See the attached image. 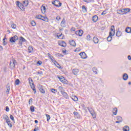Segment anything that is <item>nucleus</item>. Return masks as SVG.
Returning <instances> with one entry per match:
<instances>
[{
    "label": "nucleus",
    "instance_id": "obj_1",
    "mask_svg": "<svg viewBox=\"0 0 131 131\" xmlns=\"http://www.w3.org/2000/svg\"><path fill=\"white\" fill-rule=\"evenodd\" d=\"M52 5H54L55 7H57V8H59V7L62 6V3H61L59 0L52 1Z\"/></svg>",
    "mask_w": 131,
    "mask_h": 131
},
{
    "label": "nucleus",
    "instance_id": "obj_2",
    "mask_svg": "<svg viewBox=\"0 0 131 131\" xmlns=\"http://www.w3.org/2000/svg\"><path fill=\"white\" fill-rule=\"evenodd\" d=\"M25 41H26V39H25L24 37L21 36L20 37L18 40V45H19V47H22V45H23V42H25Z\"/></svg>",
    "mask_w": 131,
    "mask_h": 131
},
{
    "label": "nucleus",
    "instance_id": "obj_3",
    "mask_svg": "<svg viewBox=\"0 0 131 131\" xmlns=\"http://www.w3.org/2000/svg\"><path fill=\"white\" fill-rule=\"evenodd\" d=\"M18 38L17 35H14L13 37H11L9 38V41H10L12 43L14 42H16V40H18Z\"/></svg>",
    "mask_w": 131,
    "mask_h": 131
},
{
    "label": "nucleus",
    "instance_id": "obj_4",
    "mask_svg": "<svg viewBox=\"0 0 131 131\" xmlns=\"http://www.w3.org/2000/svg\"><path fill=\"white\" fill-rule=\"evenodd\" d=\"M17 64V61L15 59H12V61H10V66L11 69H14L15 68V66Z\"/></svg>",
    "mask_w": 131,
    "mask_h": 131
},
{
    "label": "nucleus",
    "instance_id": "obj_5",
    "mask_svg": "<svg viewBox=\"0 0 131 131\" xmlns=\"http://www.w3.org/2000/svg\"><path fill=\"white\" fill-rule=\"evenodd\" d=\"M114 35H115V31L113 32V34H112V32H110L109 35L107 37V41H111V40H112V36H114Z\"/></svg>",
    "mask_w": 131,
    "mask_h": 131
},
{
    "label": "nucleus",
    "instance_id": "obj_6",
    "mask_svg": "<svg viewBox=\"0 0 131 131\" xmlns=\"http://www.w3.org/2000/svg\"><path fill=\"white\" fill-rule=\"evenodd\" d=\"M75 34L76 35H78L79 36H82V34H83V31L82 30H79L75 32Z\"/></svg>",
    "mask_w": 131,
    "mask_h": 131
},
{
    "label": "nucleus",
    "instance_id": "obj_7",
    "mask_svg": "<svg viewBox=\"0 0 131 131\" xmlns=\"http://www.w3.org/2000/svg\"><path fill=\"white\" fill-rule=\"evenodd\" d=\"M38 90L40 91V93L42 94H45L46 91H45V89H43V87L41 85H39L38 86Z\"/></svg>",
    "mask_w": 131,
    "mask_h": 131
},
{
    "label": "nucleus",
    "instance_id": "obj_8",
    "mask_svg": "<svg viewBox=\"0 0 131 131\" xmlns=\"http://www.w3.org/2000/svg\"><path fill=\"white\" fill-rule=\"evenodd\" d=\"M80 56L82 59H86L88 58V55L85 52H81L79 53Z\"/></svg>",
    "mask_w": 131,
    "mask_h": 131
},
{
    "label": "nucleus",
    "instance_id": "obj_9",
    "mask_svg": "<svg viewBox=\"0 0 131 131\" xmlns=\"http://www.w3.org/2000/svg\"><path fill=\"white\" fill-rule=\"evenodd\" d=\"M117 13L120 15H124L125 12L124 9H119L117 11Z\"/></svg>",
    "mask_w": 131,
    "mask_h": 131
},
{
    "label": "nucleus",
    "instance_id": "obj_10",
    "mask_svg": "<svg viewBox=\"0 0 131 131\" xmlns=\"http://www.w3.org/2000/svg\"><path fill=\"white\" fill-rule=\"evenodd\" d=\"M60 25L61 27H66V20L65 18H63L61 22Z\"/></svg>",
    "mask_w": 131,
    "mask_h": 131
},
{
    "label": "nucleus",
    "instance_id": "obj_11",
    "mask_svg": "<svg viewBox=\"0 0 131 131\" xmlns=\"http://www.w3.org/2000/svg\"><path fill=\"white\" fill-rule=\"evenodd\" d=\"M53 63H54L55 66H56V67H57V68H59V69H63V68L62 67H61L60 64H59V63H58V62H57V61L55 60V61H54Z\"/></svg>",
    "mask_w": 131,
    "mask_h": 131
},
{
    "label": "nucleus",
    "instance_id": "obj_12",
    "mask_svg": "<svg viewBox=\"0 0 131 131\" xmlns=\"http://www.w3.org/2000/svg\"><path fill=\"white\" fill-rule=\"evenodd\" d=\"M72 72L74 75H77L78 72H79V70L78 69H74L73 70Z\"/></svg>",
    "mask_w": 131,
    "mask_h": 131
},
{
    "label": "nucleus",
    "instance_id": "obj_13",
    "mask_svg": "<svg viewBox=\"0 0 131 131\" xmlns=\"http://www.w3.org/2000/svg\"><path fill=\"white\" fill-rule=\"evenodd\" d=\"M98 18L99 17L97 16V15H95L93 16V17H92V21H93V22L96 23V22H97V21H98Z\"/></svg>",
    "mask_w": 131,
    "mask_h": 131
},
{
    "label": "nucleus",
    "instance_id": "obj_14",
    "mask_svg": "<svg viewBox=\"0 0 131 131\" xmlns=\"http://www.w3.org/2000/svg\"><path fill=\"white\" fill-rule=\"evenodd\" d=\"M48 57L50 58V59L51 60V61L54 63V62H56V60L54 59V57L51 55V54L48 53Z\"/></svg>",
    "mask_w": 131,
    "mask_h": 131
},
{
    "label": "nucleus",
    "instance_id": "obj_15",
    "mask_svg": "<svg viewBox=\"0 0 131 131\" xmlns=\"http://www.w3.org/2000/svg\"><path fill=\"white\" fill-rule=\"evenodd\" d=\"M31 86V89L33 90L34 94H36V89H35V86L34 85V84L30 85Z\"/></svg>",
    "mask_w": 131,
    "mask_h": 131
},
{
    "label": "nucleus",
    "instance_id": "obj_16",
    "mask_svg": "<svg viewBox=\"0 0 131 131\" xmlns=\"http://www.w3.org/2000/svg\"><path fill=\"white\" fill-rule=\"evenodd\" d=\"M69 42L71 46H72L73 47H76V43L75 42V41H74V40H70Z\"/></svg>",
    "mask_w": 131,
    "mask_h": 131
},
{
    "label": "nucleus",
    "instance_id": "obj_17",
    "mask_svg": "<svg viewBox=\"0 0 131 131\" xmlns=\"http://www.w3.org/2000/svg\"><path fill=\"white\" fill-rule=\"evenodd\" d=\"M41 17H42V15H41L40 14L37 15L35 16V18L36 19H39V20H42V21H46V19H43L41 18Z\"/></svg>",
    "mask_w": 131,
    "mask_h": 131
},
{
    "label": "nucleus",
    "instance_id": "obj_18",
    "mask_svg": "<svg viewBox=\"0 0 131 131\" xmlns=\"http://www.w3.org/2000/svg\"><path fill=\"white\" fill-rule=\"evenodd\" d=\"M73 114L76 117H77V118H78V119H79V118H80V115H79L78 112H74Z\"/></svg>",
    "mask_w": 131,
    "mask_h": 131
},
{
    "label": "nucleus",
    "instance_id": "obj_19",
    "mask_svg": "<svg viewBox=\"0 0 131 131\" xmlns=\"http://www.w3.org/2000/svg\"><path fill=\"white\" fill-rule=\"evenodd\" d=\"M23 5L24 7H27V6H28V5H29V2L25 0L23 2Z\"/></svg>",
    "mask_w": 131,
    "mask_h": 131
},
{
    "label": "nucleus",
    "instance_id": "obj_20",
    "mask_svg": "<svg viewBox=\"0 0 131 131\" xmlns=\"http://www.w3.org/2000/svg\"><path fill=\"white\" fill-rule=\"evenodd\" d=\"M128 78V75L126 73H124L123 75V80H127V79Z\"/></svg>",
    "mask_w": 131,
    "mask_h": 131
},
{
    "label": "nucleus",
    "instance_id": "obj_21",
    "mask_svg": "<svg viewBox=\"0 0 131 131\" xmlns=\"http://www.w3.org/2000/svg\"><path fill=\"white\" fill-rule=\"evenodd\" d=\"M61 95H62L63 97H64V98H65V99H68L69 96H68V94H67V93L63 92L61 93Z\"/></svg>",
    "mask_w": 131,
    "mask_h": 131
},
{
    "label": "nucleus",
    "instance_id": "obj_22",
    "mask_svg": "<svg viewBox=\"0 0 131 131\" xmlns=\"http://www.w3.org/2000/svg\"><path fill=\"white\" fill-rule=\"evenodd\" d=\"M93 41L94 43H99V39L97 37H94Z\"/></svg>",
    "mask_w": 131,
    "mask_h": 131
},
{
    "label": "nucleus",
    "instance_id": "obj_23",
    "mask_svg": "<svg viewBox=\"0 0 131 131\" xmlns=\"http://www.w3.org/2000/svg\"><path fill=\"white\" fill-rule=\"evenodd\" d=\"M59 45V46H60L61 47H63V48H65V47H66L67 46L66 42L65 41L60 42Z\"/></svg>",
    "mask_w": 131,
    "mask_h": 131
},
{
    "label": "nucleus",
    "instance_id": "obj_24",
    "mask_svg": "<svg viewBox=\"0 0 131 131\" xmlns=\"http://www.w3.org/2000/svg\"><path fill=\"white\" fill-rule=\"evenodd\" d=\"M125 32H126L127 33H130L131 28L129 27H127L125 29Z\"/></svg>",
    "mask_w": 131,
    "mask_h": 131
},
{
    "label": "nucleus",
    "instance_id": "obj_25",
    "mask_svg": "<svg viewBox=\"0 0 131 131\" xmlns=\"http://www.w3.org/2000/svg\"><path fill=\"white\" fill-rule=\"evenodd\" d=\"M122 35V33L119 31V30L116 32V36H118V37H119L121 35Z\"/></svg>",
    "mask_w": 131,
    "mask_h": 131
},
{
    "label": "nucleus",
    "instance_id": "obj_26",
    "mask_svg": "<svg viewBox=\"0 0 131 131\" xmlns=\"http://www.w3.org/2000/svg\"><path fill=\"white\" fill-rule=\"evenodd\" d=\"M11 25L12 28H13V29H16V28H17V25H16V24L13 23V21L11 23Z\"/></svg>",
    "mask_w": 131,
    "mask_h": 131
},
{
    "label": "nucleus",
    "instance_id": "obj_27",
    "mask_svg": "<svg viewBox=\"0 0 131 131\" xmlns=\"http://www.w3.org/2000/svg\"><path fill=\"white\" fill-rule=\"evenodd\" d=\"M72 100L75 102H77L78 101V98L76 96H74L72 97Z\"/></svg>",
    "mask_w": 131,
    "mask_h": 131
},
{
    "label": "nucleus",
    "instance_id": "obj_28",
    "mask_svg": "<svg viewBox=\"0 0 131 131\" xmlns=\"http://www.w3.org/2000/svg\"><path fill=\"white\" fill-rule=\"evenodd\" d=\"M117 111H118L117 108L115 107L113 108V113L114 115H116L117 114Z\"/></svg>",
    "mask_w": 131,
    "mask_h": 131
},
{
    "label": "nucleus",
    "instance_id": "obj_29",
    "mask_svg": "<svg viewBox=\"0 0 131 131\" xmlns=\"http://www.w3.org/2000/svg\"><path fill=\"white\" fill-rule=\"evenodd\" d=\"M16 6L18 7V8H20V7H22L23 6V4L20 3L19 1L16 2Z\"/></svg>",
    "mask_w": 131,
    "mask_h": 131
},
{
    "label": "nucleus",
    "instance_id": "obj_30",
    "mask_svg": "<svg viewBox=\"0 0 131 131\" xmlns=\"http://www.w3.org/2000/svg\"><path fill=\"white\" fill-rule=\"evenodd\" d=\"M123 131H129V127L128 126H125L123 128Z\"/></svg>",
    "mask_w": 131,
    "mask_h": 131
},
{
    "label": "nucleus",
    "instance_id": "obj_31",
    "mask_svg": "<svg viewBox=\"0 0 131 131\" xmlns=\"http://www.w3.org/2000/svg\"><path fill=\"white\" fill-rule=\"evenodd\" d=\"M28 80L30 83V85L31 84H34V83H33V80L31 78V77H29L28 78Z\"/></svg>",
    "mask_w": 131,
    "mask_h": 131
},
{
    "label": "nucleus",
    "instance_id": "obj_32",
    "mask_svg": "<svg viewBox=\"0 0 131 131\" xmlns=\"http://www.w3.org/2000/svg\"><path fill=\"white\" fill-rule=\"evenodd\" d=\"M42 7L43 9V11H42V9H41V12H42V14H45V13H46V10L47 9L46 8V6H43V5H42Z\"/></svg>",
    "mask_w": 131,
    "mask_h": 131
},
{
    "label": "nucleus",
    "instance_id": "obj_33",
    "mask_svg": "<svg viewBox=\"0 0 131 131\" xmlns=\"http://www.w3.org/2000/svg\"><path fill=\"white\" fill-rule=\"evenodd\" d=\"M10 86L9 85V84L7 85V90H6V94H10Z\"/></svg>",
    "mask_w": 131,
    "mask_h": 131
},
{
    "label": "nucleus",
    "instance_id": "obj_34",
    "mask_svg": "<svg viewBox=\"0 0 131 131\" xmlns=\"http://www.w3.org/2000/svg\"><path fill=\"white\" fill-rule=\"evenodd\" d=\"M28 51L29 53H32V51H33V48L32 46H29L28 47Z\"/></svg>",
    "mask_w": 131,
    "mask_h": 131
},
{
    "label": "nucleus",
    "instance_id": "obj_35",
    "mask_svg": "<svg viewBox=\"0 0 131 131\" xmlns=\"http://www.w3.org/2000/svg\"><path fill=\"white\" fill-rule=\"evenodd\" d=\"M61 82H62V83H64V84H68V81L67 79H66L65 78H63Z\"/></svg>",
    "mask_w": 131,
    "mask_h": 131
},
{
    "label": "nucleus",
    "instance_id": "obj_36",
    "mask_svg": "<svg viewBox=\"0 0 131 131\" xmlns=\"http://www.w3.org/2000/svg\"><path fill=\"white\" fill-rule=\"evenodd\" d=\"M124 9V12L125 14H126V13H128V12H130V9L129 8H125Z\"/></svg>",
    "mask_w": 131,
    "mask_h": 131
},
{
    "label": "nucleus",
    "instance_id": "obj_37",
    "mask_svg": "<svg viewBox=\"0 0 131 131\" xmlns=\"http://www.w3.org/2000/svg\"><path fill=\"white\" fill-rule=\"evenodd\" d=\"M65 77H64L63 76H57V78H58V79H59L60 81H61L63 80V79H64Z\"/></svg>",
    "mask_w": 131,
    "mask_h": 131
},
{
    "label": "nucleus",
    "instance_id": "obj_38",
    "mask_svg": "<svg viewBox=\"0 0 131 131\" xmlns=\"http://www.w3.org/2000/svg\"><path fill=\"white\" fill-rule=\"evenodd\" d=\"M115 27L114 26V25H113V26H111V32H112V31H113L112 34H113L114 31L115 32Z\"/></svg>",
    "mask_w": 131,
    "mask_h": 131
},
{
    "label": "nucleus",
    "instance_id": "obj_39",
    "mask_svg": "<svg viewBox=\"0 0 131 131\" xmlns=\"http://www.w3.org/2000/svg\"><path fill=\"white\" fill-rule=\"evenodd\" d=\"M58 90L60 92H61V94H62L63 92H64V89H63V87L62 86H59Z\"/></svg>",
    "mask_w": 131,
    "mask_h": 131
},
{
    "label": "nucleus",
    "instance_id": "obj_40",
    "mask_svg": "<svg viewBox=\"0 0 131 131\" xmlns=\"http://www.w3.org/2000/svg\"><path fill=\"white\" fill-rule=\"evenodd\" d=\"M117 120L121 122H122V117L120 116L117 117Z\"/></svg>",
    "mask_w": 131,
    "mask_h": 131
},
{
    "label": "nucleus",
    "instance_id": "obj_41",
    "mask_svg": "<svg viewBox=\"0 0 131 131\" xmlns=\"http://www.w3.org/2000/svg\"><path fill=\"white\" fill-rule=\"evenodd\" d=\"M46 116L47 118V121H50V119H51V116H50L49 114H46Z\"/></svg>",
    "mask_w": 131,
    "mask_h": 131
},
{
    "label": "nucleus",
    "instance_id": "obj_42",
    "mask_svg": "<svg viewBox=\"0 0 131 131\" xmlns=\"http://www.w3.org/2000/svg\"><path fill=\"white\" fill-rule=\"evenodd\" d=\"M15 83L16 85H19L20 83V80H19V79H16L15 81Z\"/></svg>",
    "mask_w": 131,
    "mask_h": 131
},
{
    "label": "nucleus",
    "instance_id": "obj_43",
    "mask_svg": "<svg viewBox=\"0 0 131 131\" xmlns=\"http://www.w3.org/2000/svg\"><path fill=\"white\" fill-rule=\"evenodd\" d=\"M92 69H93V72L94 73H95V74H98V73H97V68L96 67H94Z\"/></svg>",
    "mask_w": 131,
    "mask_h": 131
},
{
    "label": "nucleus",
    "instance_id": "obj_44",
    "mask_svg": "<svg viewBox=\"0 0 131 131\" xmlns=\"http://www.w3.org/2000/svg\"><path fill=\"white\" fill-rule=\"evenodd\" d=\"M9 117L8 116V115H3V119H4L5 120H7V119H8Z\"/></svg>",
    "mask_w": 131,
    "mask_h": 131
},
{
    "label": "nucleus",
    "instance_id": "obj_45",
    "mask_svg": "<svg viewBox=\"0 0 131 131\" xmlns=\"http://www.w3.org/2000/svg\"><path fill=\"white\" fill-rule=\"evenodd\" d=\"M30 110L31 111V112H34V111H35L34 106H30Z\"/></svg>",
    "mask_w": 131,
    "mask_h": 131
},
{
    "label": "nucleus",
    "instance_id": "obj_46",
    "mask_svg": "<svg viewBox=\"0 0 131 131\" xmlns=\"http://www.w3.org/2000/svg\"><path fill=\"white\" fill-rule=\"evenodd\" d=\"M86 39L87 40H92V37H91V35H88L87 36H86Z\"/></svg>",
    "mask_w": 131,
    "mask_h": 131
},
{
    "label": "nucleus",
    "instance_id": "obj_47",
    "mask_svg": "<svg viewBox=\"0 0 131 131\" xmlns=\"http://www.w3.org/2000/svg\"><path fill=\"white\" fill-rule=\"evenodd\" d=\"M87 109H88V110L91 114H92V113H93V112H94V110H93V109H92V108L90 109V108L87 107Z\"/></svg>",
    "mask_w": 131,
    "mask_h": 131
},
{
    "label": "nucleus",
    "instance_id": "obj_48",
    "mask_svg": "<svg viewBox=\"0 0 131 131\" xmlns=\"http://www.w3.org/2000/svg\"><path fill=\"white\" fill-rule=\"evenodd\" d=\"M31 24L32 25V26H35V25H36V23H35V21L32 20L31 22Z\"/></svg>",
    "mask_w": 131,
    "mask_h": 131
},
{
    "label": "nucleus",
    "instance_id": "obj_49",
    "mask_svg": "<svg viewBox=\"0 0 131 131\" xmlns=\"http://www.w3.org/2000/svg\"><path fill=\"white\" fill-rule=\"evenodd\" d=\"M57 36L58 38H60V39H63V38H64V36H63L62 37H61V36H62V34L59 35H57Z\"/></svg>",
    "mask_w": 131,
    "mask_h": 131
},
{
    "label": "nucleus",
    "instance_id": "obj_50",
    "mask_svg": "<svg viewBox=\"0 0 131 131\" xmlns=\"http://www.w3.org/2000/svg\"><path fill=\"white\" fill-rule=\"evenodd\" d=\"M37 64L38 66H40V65H41V64H42V62H41V61L39 60L37 62Z\"/></svg>",
    "mask_w": 131,
    "mask_h": 131
},
{
    "label": "nucleus",
    "instance_id": "obj_51",
    "mask_svg": "<svg viewBox=\"0 0 131 131\" xmlns=\"http://www.w3.org/2000/svg\"><path fill=\"white\" fill-rule=\"evenodd\" d=\"M91 115L93 116V118H96V113L95 112H93L92 114Z\"/></svg>",
    "mask_w": 131,
    "mask_h": 131
},
{
    "label": "nucleus",
    "instance_id": "obj_52",
    "mask_svg": "<svg viewBox=\"0 0 131 131\" xmlns=\"http://www.w3.org/2000/svg\"><path fill=\"white\" fill-rule=\"evenodd\" d=\"M82 10H84V12H86V7H85V6L83 5L82 6Z\"/></svg>",
    "mask_w": 131,
    "mask_h": 131
},
{
    "label": "nucleus",
    "instance_id": "obj_53",
    "mask_svg": "<svg viewBox=\"0 0 131 131\" xmlns=\"http://www.w3.org/2000/svg\"><path fill=\"white\" fill-rule=\"evenodd\" d=\"M51 91L52 92V93L55 94V92H57V90H56L55 89H51Z\"/></svg>",
    "mask_w": 131,
    "mask_h": 131
},
{
    "label": "nucleus",
    "instance_id": "obj_54",
    "mask_svg": "<svg viewBox=\"0 0 131 131\" xmlns=\"http://www.w3.org/2000/svg\"><path fill=\"white\" fill-rule=\"evenodd\" d=\"M19 9L21 10V11H25V8H24V5H23L21 7H19Z\"/></svg>",
    "mask_w": 131,
    "mask_h": 131
},
{
    "label": "nucleus",
    "instance_id": "obj_55",
    "mask_svg": "<svg viewBox=\"0 0 131 131\" xmlns=\"http://www.w3.org/2000/svg\"><path fill=\"white\" fill-rule=\"evenodd\" d=\"M39 129L38 128V127L36 126V125L35 126V128L33 129V131H37Z\"/></svg>",
    "mask_w": 131,
    "mask_h": 131
},
{
    "label": "nucleus",
    "instance_id": "obj_56",
    "mask_svg": "<svg viewBox=\"0 0 131 131\" xmlns=\"http://www.w3.org/2000/svg\"><path fill=\"white\" fill-rule=\"evenodd\" d=\"M10 119L12 120V121H15V119H14V116L13 115H10Z\"/></svg>",
    "mask_w": 131,
    "mask_h": 131
},
{
    "label": "nucleus",
    "instance_id": "obj_57",
    "mask_svg": "<svg viewBox=\"0 0 131 131\" xmlns=\"http://www.w3.org/2000/svg\"><path fill=\"white\" fill-rule=\"evenodd\" d=\"M5 110L6 112H9V111H10V108H9V106H6Z\"/></svg>",
    "mask_w": 131,
    "mask_h": 131
},
{
    "label": "nucleus",
    "instance_id": "obj_58",
    "mask_svg": "<svg viewBox=\"0 0 131 131\" xmlns=\"http://www.w3.org/2000/svg\"><path fill=\"white\" fill-rule=\"evenodd\" d=\"M8 125L10 127H13V124L11 123L10 122L7 123Z\"/></svg>",
    "mask_w": 131,
    "mask_h": 131
},
{
    "label": "nucleus",
    "instance_id": "obj_59",
    "mask_svg": "<svg viewBox=\"0 0 131 131\" xmlns=\"http://www.w3.org/2000/svg\"><path fill=\"white\" fill-rule=\"evenodd\" d=\"M29 104L30 105V104H32V98H30L29 100Z\"/></svg>",
    "mask_w": 131,
    "mask_h": 131
},
{
    "label": "nucleus",
    "instance_id": "obj_60",
    "mask_svg": "<svg viewBox=\"0 0 131 131\" xmlns=\"http://www.w3.org/2000/svg\"><path fill=\"white\" fill-rule=\"evenodd\" d=\"M60 19H61V17H60V16H58L56 17V20L57 21H60Z\"/></svg>",
    "mask_w": 131,
    "mask_h": 131
},
{
    "label": "nucleus",
    "instance_id": "obj_61",
    "mask_svg": "<svg viewBox=\"0 0 131 131\" xmlns=\"http://www.w3.org/2000/svg\"><path fill=\"white\" fill-rule=\"evenodd\" d=\"M41 18H42V19H43V20H45V21L46 20H48V17L47 16H42V17H41Z\"/></svg>",
    "mask_w": 131,
    "mask_h": 131
},
{
    "label": "nucleus",
    "instance_id": "obj_62",
    "mask_svg": "<svg viewBox=\"0 0 131 131\" xmlns=\"http://www.w3.org/2000/svg\"><path fill=\"white\" fill-rule=\"evenodd\" d=\"M7 45H8V42L3 41V46H7Z\"/></svg>",
    "mask_w": 131,
    "mask_h": 131
},
{
    "label": "nucleus",
    "instance_id": "obj_63",
    "mask_svg": "<svg viewBox=\"0 0 131 131\" xmlns=\"http://www.w3.org/2000/svg\"><path fill=\"white\" fill-rule=\"evenodd\" d=\"M6 120L7 123H9L11 122V121L10 120V118H9L7 119H6Z\"/></svg>",
    "mask_w": 131,
    "mask_h": 131
},
{
    "label": "nucleus",
    "instance_id": "obj_64",
    "mask_svg": "<svg viewBox=\"0 0 131 131\" xmlns=\"http://www.w3.org/2000/svg\"><path fill=\"white\" fill-rule=\"evenodd\" d=\"M127 58H128V59L129 60V61H131V56H130V55H128Z\"/></svg>",
    "mask_w": 131,
    "mask_h": 131
}]
</instances>
